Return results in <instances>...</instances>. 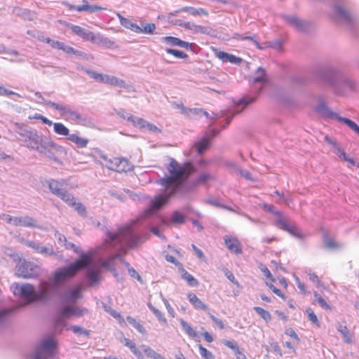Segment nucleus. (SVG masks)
Instances as JSON below:
<instances>
[{"label": "nucleus", "mask_w": 359, "mask_h": 359, "mask_svg": "<svg viewBox=\"0 0 359 359\" xmlns=\"http://www.w3.org/2000/svg\"><path fill=\"white\" fill-rule=\"evenodd\" d=\"M169 174L159 180V184L164 188V194L156 196L150 205L151 210H157L167 203L168 199L177 194L184 186L185 181L194 172L191 162L180 164L172 158L167 166Z\"/></svg>", "instance_id": "f257e3e1"}, {"label": "nucleus", "mask_w": 359, "mask_h": 359, "mask_svg": "<svg viewBox=\"0 0 359 359\" xmlns=\"http://www.w3.org/2000/svg\"><path fill=\"white\" fill-rule=\"evenodd\" d=\"M17 134V139L25 143L27 147L37 150L50 158H55L52 150L57 147L55 144L48 141L46 137L39 135L36 131L26 130L24 128H20Z\"/></svg>", "instance_id": "f03ea898"}, {"label": "nucleus", "mask_w": 359, "mask_h": 359, "mask_svg": "<svg viewBox=\"0 0 359 359\" xmlns=\"http://www.w3.org/2000/svg\"><path fill=\"white\" fill-rule=\"evenodd\" d=\"M91 262V255L90 253H83L81 258L74 263L67 266L59 268L53 273V282L55 285L74 277L76 273L88 266Z\"/></svg>", "instance_id": "7ed1b4c3"}, {"label": "nucleus", "mask_w": 359, "mask_h": 359, "mask_svg": "<svg viewBox=\"0 0 359 359\" xmlns=\"http://www.w3.org/2000/svg\"><path fill=\"white\" fill-rule=\"evenodd\" d=\"M123 344L137 359H144L145 356L152 359H164L161 354L156 352L148 345L142 344L137 346L134 341L128 338H124Z\"/></svg>", "instance_id": "20e7f679"}, {"label": "nucleus", "mask_w": 359, "mask_h": 359, "mask_svg": "<svg viewBox=\"0 0 359 359\" xmlns=\"http://www.w3.org/2000/svg\"><path fill=\"white\" fill-rule=\"evenodd\" d=\"M51 193L60 198L68 205H74V196L65 190L66 183L64 180H51L48 182Z\"/></svg>", "instance_id": "39448f33"}, {"label": "nucleus", "mask_w": 359, "mask_h": 359, "mask_svg": "<svg viewBox=\"0 0 359 359\" xmlns=\"http://www.w3.org/2000/svg\"><path fill=\"white\" fill-rule=\"evenodd\" d=\"M121 235L127 237L126 245L129 248H135L147 239V236H141L138 234L133 233L130 226H125L122 227L119 229L118 235L113 234V236H111V238L112 240H115Z\"/></svg>", "instance_id": "423d86ee"}, {"label": "nucleus", "mask_w": 359, "mask_h": 359, "mask_svg": "<svg viewBox=\"0 0 359 359\" xmlns=\"http://www.w3.org/2000/svg\"><path fill=\"white\" fill-rule=\"evenodd\" d=\"M74 34L81 37L86 41H89L92 43H106L107 39L103 37L100 34H94L92 32L88 31L79 25L72 24H67Z\"/></svg>", "instance_id": "0eeeda50"}, {"label": "nucleus", "mask_w": 359, "mask_h": 359, "mask_svg": "<svg viewBox=\"0 0 359 359\" xmlns=\"http://www.w3.org/2000/svg\"><path fill=\"white\" fill-rule=\"evenodd\" d=\"M39 267L29 262H22L18 265L15 274L24 278H34L39 275Z\"/></svg>", "instance_id": "6e6552de"}, {"label": "nucleus", "mask_w": 359, "mask_h": 359, "mask_svg": "<svg viewBox=\"0 0 359 359\" xmlns=\"http://www.w3.org/2000/svg\"><path fill=\"white\" fill-rule=\"evenodd\" d=\"M107 167L118 172H126L133 169V165L128 159L122 157H113L106 159Z\"/></svg>", "instance_id": "1a4fd4ad"}, {"label": "nucleus", "mask_w": 359, "mask_h": 359, "mask_svg": "<svg viewBox=\"0 0 359 359\" xmlns=\"http://www.w3.org/2000/svg\"><path fill=\"white\" fill-rule=\"evenodd\" d=\"M276 217V224L278 227L283 231H287L290 234L297 237L302 238V233L297 226L290 224L279 211L274 212Z\"/></svg>", "instance_id": "9d476101"}, {"label": "nucleus", "mask_w": 359, "mask_h": 359, "mask_svg": "<svg viewBox=\"0 0 359 359\" xmlns=\"http://www.w3.org/2000/svg\"><path fill=\"white\" fill-rule=\"evenodd\" d=\"M13 292L27 299L28 302H37V294L33 285L30 284H15L13 286Z\"/></svg>", "instance_id": "9b49d317"}, {"label": "nucleus", "mask_w": 359, "mask_h": 359, "mask_svg": "<svg viewBox=\"0 0 359 359\" xmlns=\"http://www.w3.org/2000/svg\"><path fill=\"white\" fill-rule=\"evenodd\" d=\"M57 344L53 339H48L41 342L34 359H46L47 357H53V351L56 348Z\"/></svg>", "instance_id": "f8f14e48"}, {"label": "nucleus", "mask_w": 359, "mask_h": 359, "mask_svg": "<svg viewBox=\"0 0 359 359\" xmlns=\"http://www.w3.org/2000/svg\"><path fill=\"white\" fill-rule=\"evenodd\" d=\"M325 141L334 148L335 154L341 161L348 162L351 165H355V161L354 159L350 157L345 152L340 144L336 140L332 139L329 136L326 135L325 136Z\"/></svg>", "instance_id": "ddd939ff"}, {"label": "nucleus", "mask_w": 359, "mask_h": 359, "mask_svg": "<svg viewBox=\"0 0 359 359\" xmlns=\"http://www.w3.org/2000/svg\"><path fill=\"white\" fill-rule=\"evenodd\" d=\"M261 271L264 273V275L269 279L268 281H266L265 283L268 286V287L278 297L281 298L283 300L286 299L285 294L280 290L276 287L273 285V283L275 282L276 279L272 276L271 271L269 269L264 266V264H260L259 266Z\"/></svg>", "instance_id": "4468645a"}, {"label": "nucleus", "mask_w": 359, "mask_h": 359, "mask_svg": "<svg viewBox=\"0 0 359 359\" xmlns=\"http://www.w3.org/2000/svg\"><path fill=\"white\" fill-rule=\"evenodd\" d=\"M56 285H57L54 283H50L48 281L41 282L39 285V290L36 292L37 300L42 301L47 299L52 294V292Z\"/></svg>", "instance_id": "2eb2a0df"}, {"label": "nucleus", "mask_w": 359, "mask_h": 359, "mask_svg": "<svg viewBox=\"0 0 359 359\" xmlns=\"http://www.w3.org/2000/svg\"><path fill=\"white\" fill-rule=\"evenodd\" d=\"M224 241L230 252L236 255H240L243 252L241 243L236 237L226 235L224 237Z\"/></svg>", "instance_id": "dca6fc26"}, {"label": "nucleus", "mask_w": 359, "mask_h": 359, "mask_svg": "<svg viewBox=\"0 0 359 359\" xmlns=\"http://www.w3.org/2000/svg\"><path fill=\"white\" fill-rule=\"evenodd\" d=\"M68 8L71 11L74 10L79 12L85 11L88 13H95L106 9L105 8L97 5H89L87 0H83V5L81 6L69 5Z\"/></svg>", "instance_id": "f3484780"}, {"label": "nucleus", "mask_w": 359, "mask_h": 359, "mask_svg": "<svg viewBox=\"0 0 359 359\" xmlns=\"http://www.w3.org/2000/svg\"><path fill=\"white\" fill-rule=\"evenodd\" d=\"M124 118H126L128 121H131V123L137 128H147L151 131L157 130V127L149 123L147 121L144 120L142 118H139L136 116H123Z\"/></svg>", "instance_id": "a211bd4d"}, {"label": "nucleus", "mask_w": 359, "mask_h": 359, "mask_svg": "<svg viewBox=\"0 0 359 359\" xmlns=\"http://www.w3.org/2000/svg\"><path fill=\"white\" fill-rule=\"evenodd\" d=\"M215 56L224 62H230L231 64H240L242 59L232 54L224 51L215 50Z\"/></svg>", "instance_id": "6ab92c4d"}, {"label": "nucleus", "mask_w": 359, "mask_h": 359, "mask_svg": "<svg viewBox=\"0 0 359 359\" xmlns=\"http://www.w3.org/2000/svg\"><path fill=\"white\" fill-rule=\"evenodd\" d=\"M187 299L194 308L197 310L207 311L209 309L208 304L199 299L194 292L188 293Z\"/></svg>", "instance_id": "aec40b11"}, {"label": "nucleus", "mask_w": 359, "mask_h": 359, "mask_svg": "<svg viewBox=\"0 0 359 359\" xmlns=\"http://www.w3.org/2000/svg\"><path fill=\"white\" fill-rule=\"evenodd\" d=\"M88 310L83 308L75 307L72 306H67L61 311L62 316H74L77 317L82 316L84 313H87Z\"/></svg>", "instance_id": "412c9836"}, {"label": "nucleus", "mask_w": 359, "mask_h": 359, "mask_svg": "<svg viewBox=\"0 0 359 359\" xmlns=\"http://www.w3.org/2000/svg\"><path fill=\"white\" fill-rule=\"evenodd\" d=\"M67 138L79 148L86 147L89 142L87 138L80 137L76 134H70Z\"/></svg>", "instance_id": "4be33fe9"}, {"label": "nucleus", "mask_w": 359, "mask_h": 359, "mask_svg": "<svg viewBox=\"0 0 359 359\" xmlns=\"http://www.w3.org/2000/svg\"><path fill=\"white\" fill-rule=\"evenodd\" d=\"M118 18L120 19L121 24L125 27L126 28H128L130 29L131 31L135 32V33H140L141 27L137 25V24L133 22L131 20H130L128 18H123V16L118 15Z\"/></svg>", "instance_id": "5701e85b"}, {"label": "nucleus", "mask_w": 359, "mask_h": 359, "mask_svg": "<svg viewBox=\"0 0 359 359\" xmlns=\"http://www.w3.org/2000/svg\"><path fill=\"white\" fill-rule=\"evenodd\" d=\"M327 117L330 118H333L334 117L337 118L336 114H327ZM337 119L340 121L344 122L353 131H354L356 134L359 135V126L353 121H351L348 118L337 117Z\"/></svg>", "instance_id": "b1692460"}, {"label": "nucleus", "mask_w": 359, "mask_h": 359, "mask_svg": "<svg viewBox=\"0 0 359 359\" xmlns=\"http://www.w3.org/2000/svg\"><path fill=\"white\" fill-rule=\"evenodd\" d=\"M182 278L185 280L191 287H197L198 285V280L189 273H188L183 267L179 269Z\"/></svg>", "instance_id": "393cba45"}, {"label": "nucleus", "mask_w": 359, "mask_h": 359, "mask_svg": "<svg viewBox=\"0 0 359 359\" xmlns=\"http://www.w3.org/2000/svg\"><path fill=\"white\" fill-rule=\"evenodd\" d=\"M313 294L314 297V302L322 309L326 311L332 310V306L317 291H314Z\"/></svg>", "instance_id": "a878e982"}, {"label": "nucleus", "mask_w": 359, "mask_h": 359, "mask_svg": "<svg viewBox=\"0 0 359 359\" xmlns=\"http://www.w3.org/2000/svg\"><path fill=\"white\" fill-rule=\"evenodd\" d=\"M12 224L15 226H32L34 225V220L29 217L25 218L15 217Z\"/></svg>", "instance_id": "bb28decb"}, {"label": "nucleus", "mask_w": 359, "mask_h": 359, "mask_svg": "<svg viewBox=\"0 0 359 359\" xmlns=\"http://www.w3.org/2000/svg\"><path fill=\"white\" fill-rule=\"evenodd\" d=\"M337 330L342 335L344 340L348 344L353 343V334L346 325H339Z\"/></svg>", "instance_id": "cd10ccee"}, {"label": "nucleus", "mask_w": 359, "mask_h": 359, "mask_svg": "<svg viewBox=\"0 0 359 359\" xmlns=\"http://www.w3.org/2000/svg\"><path fill=\"white\" fill-rule=\"evenodd\" d=\"M127 321L134 327L135 328L140 334H146L147 330L144 325L139 321H137L136 319L131 316H128L126 318Z\"/></svg>", "instance_id": "c85d7f7f"}, {"label": "nucleus", "mask_w": 359, "mask_h": 359, "mask_svg": "<svg viewBox=\"0 0 359 359\" xmlns=\"http://www.w3.org/2000/svg\"><path fill=\"white\" fill-rule=\"evenodd\" d=\"M210 146V139L207 137H203L200 141L194 144L198 153L202 154Z\"/></svg>", "instance_id": "c756f323"}, {"label": "nucleus", "mask_w": 359, "mask_h": 359, "mask_svg": "<svg viewBox=\"0 0 359 359\" xmlns=\"http://www.w3.org/2000/svg\"><path fill=\"white\" fill-rule=\"evenodd\" d=\"M182 11L188 12L194 16L202 15L205 16L208 15V12L203 8H195L194 7H184L182 8Z\"/></svg>", "instance_id": "7c9ffc66"}, {"label": "nucleus", "mask_w": 359, "mask_h": 359, "mask_svg": "<svg viewBox=\"0 0 359 359\" xmlns=\"http://www.w3.org/2000/svg\"><path fill=\"white\" fill-rule=\"evenodd\" d=\"M53 128L54 131L56 134L63 136L68 137L69 135V129L62 123H55L53 124Z\"/></svg>", "instance_id": "2f4dec72"}, {"label": "nucleus", "mask_w": 359, "mask_h": 359, "mask_svg": "<svg viewBox=\"0 0 359 359\" xmlns=\"http://www.w3.org/2000/svg\"><path fill=\"white\" fill-rule=\"evenodd\" d=\"M103 83L114 86H121L123 85V81L115 77L106 75L104 79Z\"/></svg>", "instance_id": "473e14b6"}, {"label": "nucleus", "mask_w": 359, "mask_h": 359, "mask_svg": "<svg viewBox=\"0 0 359 359\" xmlns=\"http://www.w3.org/2000/svg\"><path fill=\"white\" fill-rule=\"evenodd\" d=\"M305 312L307 314L309 320L311 322V323L319 327L320 326V323L313 309L309 307L306 309Z\"/></svg>", "instance_id": "72a5a7b5"}, {"label": "nucleus", "mask_w": 359, "mask_h": 359, "mask_svg": "<svg viewBox=\"0 0 359 359\" xmlns=\"http://www.w3.org/2000/svg\"><path fill=\"white\" fill-rule=\"evenodd\" d=\"M83 114H76V119L77 123L84 126L94 127V122L86 117H83Z\"/></svg>", "instance_id": "f704fd0d"}, {"label": "nucleus", "mask_w": 359, "mask_h": 359, "mask_svg": "<svg viewBox=\"0 0 359 359\" xmlns=\"http://www.w3.org/2000/svg\"><path fill=\"white\" fill-rule=\"evenodd\" d=\"M254 310L266 322L271 320V314L270 313L269 311L259 306L254 307Z\"/></svg>", "instance_id": "c9c22d12"}, {"label": "nucleus", "mask_w": 359, "mask_h": 359, "mask_svg": "<svg viewBox=\"0 0 359 359\" xmlns=\"http://www.w3.org/2000/svg\"><path fill=\"white\" fill-rule=\"evenodd\" d=\"M148 305V307L152 311V312L154 313V314L156 316V317L158 318V320L163 323V324H166L167 323V320L166 318H165L164 315L163 314V313L159 311L158 309H156V307H154L151 303H148L147 304Z\"/></svg>", "instance_id": "e433bc0d"}, {"label": "nucleus", "mask_w": 359, "mask_h": 359, "mask_svg": "<svg viewBox=\"0 0 359 359\" xmlns=\"http://www.w3.org/2000/svg\"><path fill=\"white\" fill-rule=\"evenodd\" d=\"M336 15L338 18L344 20V21L348 22L351 19L350 13L339 6L336 8Z\"/></svg>", "instance_id": "4c0bfd02"}, {"label": "nucleus", "mask_w": 359, "mask_h": 359, "mask_svg": "<svg viewBox=\"0 0 359 359\" xmlns=\"http://www.w3.org/2000/svg\"><path fill=\"white\" fill-rule=\"evenodd\" d=\"M223 344L228 348L233 350L235 352V354L243 355V353L240 351V348L236 342L233 341L224 340L223 341Z\"/></svg>", "instance_id": "58836bf2"}, {"label": "nucleus", "mask_w": 359, "mask_h": 359, "mask_svg": "<svg viewBox=\"0 0 359 359\" xmlns=\"http://www.w3.org/2000/svg\"><path fill=\"white\" fill-rule=\"evenodd\" d=\"M324 242L326 247L332 250L337 249L339 247L335 240L330 236H325L324 238Z\"/></svg>", "instance_id": "ea45409f"}, {"label": "nucleus", "mask_w": 359, "mask_h": 359, "mask_svg": "<svg viewBox=\"0 0 359 359\" xmlns=\"http://www.w3.org/2000/svg\"><path fill=\"white\" fill-rule=\"evenodd\" d=\"M200 354L204 359H215V356L212 352L208 351L207 348L201 345L198 346Z\"/></svg>", "instance_id": "a19ab883"}, {"label": "nucleus", "mask_w": 359, "mask_h": 359, "mask_svg": "<svg viewBox=\"0 0 359 359\" xmlns=\"http://www.w3.org/2000/svg\"><path fill=\"white\" fill-rule=\"evenodd\" d=\"M141 27L140 33L152 34L156 30V25L154 23H148Z\"/></svg>", "instance_id": "79ce46f5"}, {"label": "nucleus", "mask_w": 359, "mask_h": 359, "mask_svg": "<svg viewBox=\"0 0 359 359\" xmlns=\"http://www.w3.org/2000/svg\"><path fill=\"white\" fill-rule=\"evenodd\" d=\"M285 20L290 25H291L299 29L302 27V22L295 17L287 16V17H285Z\"/></svg>", "instance_id": "37998d69"}, {"label": "nucleus", "mask_w": 359, "mask_h": 359, "mask_svg": "<svg viewBox=\"0 0 359 359\" xmlns=\"http://www.w3.org/2000/svg\"><path fill=\"white\" fill-rule=\"evenodd\" d=\"M104 309L105 311L109 314L111 315L112 317H114L115 319H116L117 320H118V322L121 323L122 322H123V319L121 316V315L118 313L116 311L114 310L113 309H111V307H107L105 306L104 307Z\"/></svg>", "instance_id": "c03bdc74"}, {"label": "nucleus", "mask_w": 359, "mask_h": 359, "mask_svg": "<svg viewBox=\"0 0 359 359\" xmlns=\"http://www.w3.org/2000/svg\"><path fill=\"white\" fill-rule=\"evenodd\" d=\"M81 286H77L74 290H71L69 293V295L67 297L68 299H75L77 298L81 297Z\"/></svg>", "instance_id": "a18cd8bd"}, {"label": "nucleus", "mask_w": 359, "mask_h": 359, "mask_svg": "<svg viewBox=\"0 0 359 359\" xmlns=\"http://www.w3.org/2000/svg\"><path fill=\"white\" fill-rule=\"evenodd\" d=\"M308 276L310 280L314 283L318 287L324 286V285L321 283L320 278L316 273L309 271L308 272Z\"/></svg>", "instance_id": "49530a36"}, {"label": "nucleus", "mask_w": 359, "mask_h": 359, "mask_svg": "<svg viewBox=\"0 0 359 359\" xmlns=\"http://www.w3.org/2000/svg\"><path fill=\"white\" fill-rule=\"evenodd\" d=\"M167 53H169V54H171L178 58H183V59H185V58H187L188 57V55L187 54H186L185 53L181 51V50H175V49H167Z\"/></svg>", "instance_id": "de8ad7c7"}, {"label": "nucleus", "mask_w": 359, "mask_h": 359, "mask_svg": "<svg viewBox=\"0 0 359 359\" xmlns=\"http://www.w3.org/2000/svg\"><path fill=\"white\" fill-rule=\"evenodd\" d=\"M180 324L182 327V328L185 330V332L190 336H194L196 334L195 331L194 329L189 325L186 321L181 319L180 320Z\"/></svg>", "instance_id": "09e8293b"}, {"label": "nucleus", "mask_w": 359, "mask_h": 359, "mask_svg": "<svg viewBox=\"0 0 359 359\" xmlns=\"http://www.w3.org/2000/svg\"><path fill=\"white\" fill-rule=\"evenodd\" d=\"M266 76L264 70L262 68H258L257 71V76L254 78V82H264L266 81Z\"/></svg>", "instance_id": "8fccbe9b"}, {"label": "nucleus", "mask_w": 359, "mask_h": 359, "mask_svg": "<svg viewBox=\"0 0 359 359\" xmlns=\"http://www.w3.org/2000/svg\"><path fill=\"white\" fill-rule=\"evenodd\" d=\"M88 278L92 283H95L100 280L99 273L94 270L88 271Z\"/></svg>", "instance_id": "3c124183"}, {"label": "nucleus", "mask_w": 359, "mask_h": 359, "mask_svg": "<svg viewBox=\"0 0 359 359\" xmlns=\"http://www.w3.org/2000/svg\"><path fill=\"white\" fill-rule=\"evenodd\" d=\"M171 221L174 223L182 224L184 222V217L182 213L175 212L171 217Z\"/></svg>", "instance_id": "603ef678"}, {"label": "nucleus", "mask_w": 359, "mask_h": 359, "mask_svg": "<svg viewBox=\"0 0 359 359\" xmlns=\"http://www.w3.org/2000/svg\"><path fill=\"white\" fill-rule=\"evenodd\" d=\"M238 39H241V40H250V41L254 42V43L255 44V46H257V48L262 49V47L261 46L259 43L257 41V37H256L255 35H254V36H241V35H238Z\"/></svg>", "instance_id": "864d4df0"}, {"label": "nucleus", "mask_w": 359, "mask_h": 359, "mask_svg": "<svg viewBox=\"0 0 359 359\" xmlns=\"http://www.w3.org/2000/svg\"><path fill=\"white\" fill-rule=\"evenodd\" d=\"M69 206L74 207L75 210L81 215H84L86 213V208L81 203H76L75 201V198H74V205H69Z\"/></svg>", "instance_id": "5fc2aeb1"}, {"label": "nucleus", "mask_w": 359, "mask_h": 359, "mask_svg": "<svg viewBox=\"0 0 359 359\" xmlns=\"http://www.w3.org/2000/svg\"><path fill=\"white\" fill-rule=\"evenodd\" d=\"M88 73L95 80L103 83L105 74H102L95 71H88Z\"/></svg>", "instance_id": "6e6d98bb"}, {"label": "nucleus", "mask_w": 359, "mask_h": 359, "mask_svg": "<svg viewBox=\"0 0 359 359\" xmlns=\"http://www.w3.org/2000/svg\"><path fill=\"white\" fill-rule=\"evenodd\" d=\"M208 315H209L210 319L217 325V326L219 329H221V330L224 329L225 326H224V322L221 319L217 318L214 315H212L210 313H208Z\"/></svg>", "instance_id": "4d7b16f0"}, {"label": "nucleus", "mask_w": 359, "mask_h": 359, "mask_svg": "<svg viewBox=\"0 0 359 359\" xmlns=\"http://www.w3.org/2000/svg\"><path fill=\"white\" fill-rule=\"evenodd\" d=\"M11 95H15L18 96V97H20L21 96L12 90H8L4 86H0V95L7 96Z\"/></svg>", "instance_id": "13d9d810"}, {"label": "nucleus", "mask_w": 359, "mask_h": 359, "mask_svg": "<svg viewBox=\"0 0 359 359\" xmlns=\"http://www.w3.org/2000/svg\"><path fill=\"white\" fill-rule=\"evenodd\" d=\"M180 39L174 36H165L163 38V41L168 44L172 46H178Z\"/></svg>", "instance_id": "bf43d9fd"}, {"label": "nucleus", "mask_w": 359, "mask_h": 359, "mask_svg": "<svg viewBox=\"0 0 359 359\" xmlns=\"http://www.w3.org/2000/svg\"><path fill=\"white\" fill-rule=\"evenodd\" d=\"M225 276H226V278L232 283H233L234 285H238V281L236 280V279L235 278V276L233 274V273L231 271H230L228 269H226L225 271Z\"/></svg>", "instance_id": "052dcab7"}, {"label": "nucleus", "mask_w": 359, "mask_h": 359, "mask_svg": "<svg viewBox=\"0 0 359 359\" xmlns=\"http://www.w3.org/2000/svg\"><path fill=\"white\" fill-rule=\"evenodd\" d=\"M211 179V176L208 173H202L197 180L198 183L205 182Z\"/></svg>", "instance_id": "680f3d73"}, {"label": "nucleus", "mask_w": 359, "mask_h": 359, "mask_svg": "<svg viewBox=\"0 0 359 359\" xmlns=\"http://www.w3.org/2000/svg\"><path fill=\"white\" fill-rule=\"evenodd\" d=\"M64 44L65 43L63 42L52 40V42L50 43V45L53 48H57V49H59V50H62Z\"/></svg>", "instance_id": "e2e57ef3"}, {"label": "nucleus", "mask_w": 359, "mask_h": 359, "mask_svg": "<svg viewBox=\"0 0 359 359\" xmlns=\"http://www.w3.org/2000/svg\"><path fill=\"white\" fill-rule=\"evenodd\" d=\"M163 301L168 310V312L172 318H174L175 314L174 309L171 307L170 304H169L168 301L166 299H164Z\"/></svg>", "instance_id": "0e129e2a"}, {"label": "nucleus", "mask_w": 359, "mask_h": 359, "mask_svg": "<svg viewBox=\"0 0 359 359\" xmlns=\"http://www.w3.org/2000/svg\"><path fill=\"white\" fill-rule=\"evenodd\" d=\"M254 100H255V99H252V98L243 97L238 101L237 104L238 105L244 104L245 106L250 103H252Z\"/></svg>", "instance_id": "69168bd1"}, {"label": "nucleus", "mask_w": 359, "mask_h": 359, "mask_svg": "<svg viewBox=\"0 0 359 359\" xmlns=\"http://www.w3.org/2000/svg\"><path fill=\"white\" fill-rule=\"evenodd\" d=\"M62 50H63V51H65V53H74V54H78V55H80V54L79 53V51L75 50L72 47H71V46H66L65 44H64V46H63Z\"/></svg>", "instance_id": "338daca9"}, {"label": "nucleus", "mask_w": 359, "mask_h": 359, "mask_svg": "<svg viewBox=\"0 0 359 359\" xmlns=\"http://www.w3.org/2000/svg\"><path fill=\"white\" fill-rule=\"evenodd\" d=\"M39 252L40 253H45V254H48L50 255H52L54 254V251L53 250V248H46V247H42L40 250H39Z\"/></svg>", "instance_id": "774afa93"}]
</instances>
